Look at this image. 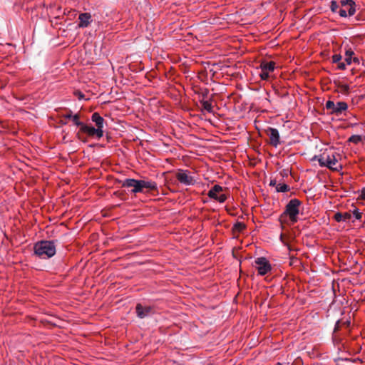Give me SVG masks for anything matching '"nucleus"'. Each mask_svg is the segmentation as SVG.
I'll return each mask as SVG.
<instances>
[{
  "label": "nucleus",
  "instance_id": "36",
  "mask_svg": "<svg viewBox=\"0 0 365 365\" xmlns=\"http://www.w3.org/2000/svg\"><path fill=\"white\" fill-rule=\"evenodd\" d=\"M360 197L362 200H365V187L362 188Z\"/></svg>",
  "mask_w": 365,
  "mask_h": 365
},
{
  "label": "nucleus",
  "instance_id": "29",
  "mask_svg": "<svg viewBox=\"0 0 365 365\" xmlns=\"http://www.w3.org/2000/svg\"><path fill=\"white\" fill-rule=\"evenodd\" d=\"M268 72L261 70V72L259 73V76L262 80H267L269 77Z\"/></svg>",
  "mask_w": 365,
  "mask_h": 365
},
{
  "label": "nucleus",
  "instance_id": "14",
  "mask_svg": "<svg viewBox=\"0 0 365 365\" xmlns=\"http://www.w3.org/2000/svg\"><path fill=\"white\" fill-rule=\"evenodd\" d=\"M261 70L267 71L268 73L272 72L275 68V62L267 61L265 60L262 61L259 65Z\"/></svg>",
  "mask_w": 365,
  "mask_h": 365
},
{
  "label": "nucleus",
  "instance_id": "34",
  "mask_svg": "<svg viewBox=\"0 0 365 365\" xmlns=\"http://www.w3.org/2000/svg\"><path fill=\"white\" fill-rule=\"evenodd\" d=\"M175 160L174 158H169V157H165V163H167L169 165H173V162L175 161Z\"/></svg>",
  "mask_w": 365,
  "mask_h": 365
},
{
  "label": "nucleus",
  "instance_id": "16",
  "mask_svg": "<svg viewBox=\"0 0 365 365\" xmlns=\"http://www.w3.org/2000/svg\"><path fill=\"white\" fill-rule=\"evenodd\" d=\"M345 49V62L346 64L350 65L352 63V58L354 56V52L352 48L349 46L346 45L344 47Z\"/></svg>",
  "mask_w": 365,
  "mask_h": 365
},
{
  "label": "nucleus",
  "instance_id": "15",
  "mask_svg": "<svg viewBox=\"0 0 365 365\" xmlns=\"http://www.w3.org/2000/svg\"><path fill=\"white\" fill-rule=\"evenodd\" d=\"M351 218V214L350 212H336L334 214V219L339 222H346V221H349L350 220V219Z\"/></svg>",
  "mask_w": 365,
  "mask_h": 365
},
{
  "label": "nucleus",
  "instance_id": "30",
  "mask_svg": "<svg viewBox=\"0 0 365 365\" xmlns=\"http://www.w3.org/2000/svg\"><path fill=\"white\" fill-rule=\"evenodd\" d=\"M73 115H74L73 114V112L71 110H68L66 113L63 114V117L66 119H71Z\"/></svg>",
  "mask_w": 365,
  "mask_h": 365
},
{
  "label": "nucleus",
  "instance_id": "22",
  "mask_svg": "<svg viewBox=\"0 0 365 365\" xmlns=\"http://www.w3.org/2000/svg\"><path fill=\"white\" fill-rule=\"evenodd\" d=\"M245 229H246L245 224L243 222H237L234 225L233 228H232L233 231L237 232H241Z\"/></svg>",
  "mask_w": 365,
  "mask_h": 365
},
{
  "label": "nucleus",
  "instance_id": "4",
  "mask_svg": "<svg viewBox=\"0 0 365 365\" xmlns=\"http://www.w3.org/2000/svg\"><path fill=\"white\" fill-rule=\"evenodd\" d=\"M91 120L96 123L97 128H96L93 126L88 125L87 126H84L83 129L85 130V133L91 137H96V138L100 139L103 136V128L105 120L98 113H93Z\"/></svg>",
  "mask_w": 365,
  "mask_h": 365
},
{
  "label": "nucleus",
  "instance_id": "31",
  "mask_svg": "<svg viewBox=\"0 0 365 365\" xmlns=\"http://www.w3.org/2000/svg\"><path fill=\"white\" fill-rule=\"evenodd\" d=\"M337 68L341 71H344L346 69V64L344 62H339Z\"/></svg>",
  "mask_w": 365,
  "mask_h": 365
},
{
  "label": "nucleus",
  "instance_id": "25",
  "mask_svg": "<svg viewBox=\"0 0 365 365\" xmlns=\"http://www.w3.org/2000/svg\"><path fill=\"white\" fill-rule=\"evenodd\" d=\"M342 328V325H341V320H338L335 324V327H334V337H336V334L339 331L341 330V329Z\"/></svg>",
  "mask_w": 365,
  "mask_h": 365
},
{
  "label": "nucleus",
  "instance_id": "42",
  "mask_svg": "<svg viewBox=\"0 0 365 365\" xmlns=\"http://www.w3.org/2000/svg\"><path fill=\"white\" fill-rule=\"evenodd\" d=\"M282 238H283V235L282 234V235H280V239H281V240H282Z\"/></svg>",
  "mask_w": 365,
  "mask_h": 365
},
{
  "label": "nucleus",
  "instance_id": "41",
  "mask_svg": "<svg viewBox=\"0 0 365 365\" xmlns=\"http://www.w3.org/2000/svg\"><path fill=\"white\" fill-rule=\"evenodd\" d=\"M275 365H282L281 363L278 362Z\"/></svg>",
  "mask_w": 365,
  "mask_h": 365
},
{
  "label": "nucleus",
  "instance_id": "24",
  "mask_svg": "<svg viewBox=\"0 0 365 365\" xmlns=\"http://www.w3.org/2000/svg\"><path fill=\"white\" fill-rule=\"evenodd\" d=\"M362 140L361 138V135H351L348 141L350 142V143H353L354 144H357L359 143V142H361Z\"/></svg>",
  "mask_w": 365,
  "mask_h": 365
},
{
  "label": "nucleus",
  "instance_id": "9",
  "mask_svg": "<svg viewBox=\"0 0 365 365\" xmlns=\"http://www.w3.org/2000/svg\"><path fill=\"white\" fill-rule=\"evenodd\" d=\"M255 264L257 265V269L259 275L264 276L272 269L269 262L264 257L257 258Z\"/></svg>",
  "mask_w": 365,
  "mask_h": 365
},
{
  "label": "nucleus",
  "instance_id": "19",
  "mask_svg": "<svg viewBox=\"0 0 365 365\" xmlns=\"http://www.w3.org/2000/svg\"><path fill=\"white\" fill-rule=\"evenodd\" d=\"M200 103L202 106V109L205 110L208 113L213 112V107L210 101L202 99L200 101Z\"/></svg>",
  "mask_w": 365,
  "mask_h": 365
},
{
  "label": "nucleus",
  "instance_id": "10",
  "mask_svg": "<svg viewBox=\"0 0 365 365\" xmlns=\"http://www.w3.org/2000/svg\"><path fill=\"white\" fill-rule=\"evenodd\" d=\"M265 133L269 136V143L277 148L280 143V137L277 129L269 127L265 130Z\"/></svg>",
  "mask_w": 365,
  "mask_h": 365
},
{
  "label": "nucleus",
  "instance_id": "33",
  "mask_svg": "<svg viewBox=\"0 0 365 365\" xmlns=\"http://www.w3.org/2000/svg\"><path fill=\"white\" fill-rule=\"evenodd\" d=\"M341 325H342V327L349 328V326H350V321H349V320H346V321L341 320Z\"/></svg>",
  "mask_w": 365,
  "mask_h": 365
},
{
  "label": "nucleus",
  "instance_id": "12",
  "mask_svg": "<svg viewBox=\"0 0 365 365\" xmlns=\"http://www.w3.org/2000/svg\"><path fill=\"white\" fill-rule=\"evenodd\" d=\"M143 180H137L135 179L128 178L124 180L123 186L125 187H132V192L134 193L142 192Z\"/></svg>",
  "mask_w": 365,
  "mask_h": 365
},
{
  "label": "nucleus",
  "instance_id": "20",
  "mask_svg": "<svg viewBox=\"0 0 365 365\" xmlns=\"http://www.w3.org/2000/svg\"><path fill=\"white\" fill-rule=\"evenodd\" d=\"M276 190L279 192H285L290 190V187L285 183H279L276 186Z\"/></svg>",
  "mask_w": 365,
  "mask_h": 365
},
{
  "label": "nucleus",
  "instance_id": "26",
  "mask_svg": "<svg viewBox=\"0 0 365 365\" xmlns=\"http://www.w3.org/2000/svg\"><path fill=\"white\" fill-rule=\"evenodd\" d=\"M353 215L356 220H361L362 217V212H359V210L358 208H354L352 211Z\"/></svg>",
  "mask_w": 365,
  "mask_h": 365
},
{
  "label": "nucleus",
  "instance_id": "38",
  "mask_svg": "<svg viewBox=\"0 0 365 365\" xmlns=\"http://www.w3.org/2000/svg\"><path fill=\"white\" fill-rule=\"evenodd\" d=\"M352 62L355 63H357L359 64V58L356 57V56H354L352 58Z\"/></svg>",
  "mask_w": 365,
  "mask_h": 365
},
{
  "label": "nucleus",
  "instance_id": "40",
  "mask_svg": "<svg viewBox=\"0 0 365 365\" xmlns=\"http://www.w3.org/2000/svg\"><path fill=\"white\" fill-rule=\"evenodd\" d=\"M161 194H162V195H166V194H167V192H165L164 189H163V188H162V187H161Z\"/></svg>",
  "mask_w": 365,
  "mask_h": 365
},
{
  "label": "nucleus",
  "instance_id": "2",
  "mask_svg": "<svg viewBox=\"0 0 365 365\" xmlns=\"http://www.w3.org/2000/svg\"><path fill=\"white\" fill-rule=\"evenodd\" d=\"M340 155L331 150H325L319 158V164L322 167H327L333 171H339L342 168L341 165L338 163Z\"/></svg>",
  "mask_w": 365,
  "mask_h": 365
},
{
  "label": "nucleus",
  "instance_id": "11",
  "mask_svg": "<svg viewBox=\"0 0 365 365\" xmlns=\"http://www.w3.org/2000/svg\"><path fill=\"white\" fill-rule=\"evenodd\" d=\"M135 312L137 317L140 319L150 317L154 313L153 307L148 305H143L140 303L136 305Z\"/></svg>",
  "mask_w": 365,
  "mask_h": 365
},
{
  "label": "nucleus",
  "instance_id": "37",
  "mask_svg": "<svg viewBox=\"0 0 365 365\" xmlns=\"http://www.w3.org/2000/svg\"><path fill=\"white\" fill-rule=\"evenodd\" d=\"M277 181H276V180H270V182H269V185H270V186H275V187H276V186H277Z\"/></svg>",
  "mask_w": 365,
  "mask_h": 365
},
{
  "label": "nucleus",
  "instance_id": "28",
  "mask_svg": "<svg viewBox=\"0 0 365 365\" xmlns=\"http://www.w3.org/2000/svg\"><path fill=\"white\" fill-rule=\"evenodd\" d=\"M341 58L342 57L340 54H334L331 57L332 62L334 63H339L341 60Z\"/></svg>",
  "mask_w": 365,
  "mask_h": 365
},
{
  "label": "nucleus",
  "instance_id": "5",
  "mask_svg": "<svg viewBox=\"0 0 365 365\" xmlns=\"http://www.w3.org/2000/svg\"><path fill=\"white\" fill-rule=\"evenodd\" d=\"M227 187H222L220 185H215L208 191L207 195L210 198L213 199L220 203L225 202L228 197V194L224 193V191H227Z\"/></svg>",
  "mask_w": 365,
  "mask_h": 365
},
{
  "label": "nucleus",
  "instance_id": "7",
  "mask_svg": "<svg viewBox=\"0 0 365 365\" xmlns=\"http://www.w3.org/2000/svg\"><path fill=\"white\" fill-rule=\"evenodd\" d=\"M325 108L327 110H331L329 114L339 115L347 110L348 105L344 101H339L335 104L332 101H327L325 105Z\"/></svg>",
  "mask_w": 365,
  "mask_h": 365
},
{
  "label": "nucleus",
  "instance_id": "23",
  "mask_svg": "<svg viewBox=\"0 0 365 365\" xmlns=\"http://www.w3.org/2000/svg\"><path fill=\"white\" fill-rule=\"evenodd\" d=\"M340 7H341V3L338 4L335 1H332L331 2L330 8H331V11L339 14V10L340 9Z\"/></svg>",
  "mask_w": 365,
  "mask_h": 365
},
{
  "label": "nucleus",
  "instance_id": "6",
  "mask_svg": "<svg viewBox=\"0 0 365 365\" xmlns=\"http://www.w3.org/2000/svg\"><path fill=\"white\" fill-rule=\"evenodd\" d=\"M175 178L180 184L185 186L194 185L196 183L192 173L187 170L179 169L175 173Z\"/></svg>",
  "mask_w": 365,
  "mask_h": 365
},
{
  "label": "nucleus",
  "instance_id": "8",
  "mask_svg": "<svg viewBox=\"0 0 365 365\" xmlns=\"http://www.w3.org/2000/svg\"><path fill=\"white\" fill-rule=\"evenodd\" d=\"M340 3L341 7L339 10V14L341 17L351 16L354 14L356 4L353 0H341Z\"/></svg>",
  "mask_w": 365,
  "mask_h": 365
},
{
  "label": "nucleus",
  "instance_id": "1",
  "mask_svg": "<svg viewBox=\"0 0 365 365\" xmlns=\"http://www.w3.org/2000/svg\"><path fill=\"white\" fill-rule=\"evenodd\" d=\"M302 205V202L297 198L292 199L287 204L284 212L280 215L279 221L282 227L287 223V218L288 217L291 224L294 225L298 221V215L299 213V207Z\"/></svg>",
  "mask_w": 365,
  "mask_h": 365
},
{
  "label": "nucleus",
  "instance_id": "3",
  "mask_svg": "<svg viewBox=\"0 0 365 365\" xmlns=\"http://www.w3.org/2000/svg\"><path fill=\"white\" fill-rule=\"evenodd\" d=\"M34 254L41 259H49L56 252L53 241L41 240L37 242L34 247Z\"/></svg>",
  "mask_w": 365,
  "mask_h": 365
},
{
  "label": "nucleus",
  "instance_id": "27",
  "mask_svg": "<svg viewBox=\"0 0 365 365\" xmlns=\"http://www.w3.org/2000/svg\"><path fill=\"white\" fill-rule=\"evenodd\" d=\"M339 88L343 93L347 94L349 93V86L347 84H340Z\"/></svg>",
  "mask_w": 365,
  "mask_h": 365
},
{
  "label": "nucleus",
  "instance_id": "18",
  "mask_svg": "<svg viewBox=\"0 0 365 365\" xmlns=\"http://www.w3.org/2000/svg\"><path fill=\"white\" fill-rule=\"evenodd\" d=\"M71 120H72V121L73 122V123L76 125L80 127V130L85 133V130L83 129V128H84V126H87L88 125H86V124H85L83 122L79 120V115L78 114H75L72 117Z\"/></svg>",
  "mask_w": 365,
  "mask_h": 365
},
{
  "label": "nucleus",
  "instance_id": "13",
  "mask_svg": "<svg viewBox=\"0 0 365 365\" xmlns=\"http://www.w3.org/2000/svg\"><path fill=\"white\" fill-rule=\"evenodd\" d=\"M80 21L78 26L80 28H86L88 26L91 21V15L89 13H82L78 16Z\"/></svg>",
  "mask_w": 365,
  "mask_h": 365
},
{
  "label": "nucleus",
  "instance_id": "21",
  "mask_svg": "<svg viewBox=\"0 0 365 365\" xmlns=\"http://www.w3.org/2000/svg\"><path fill=\"white\" fill-rule=\"evenodd\" d=\"M143 183H141L142 185V192L143 191L144 188H149V189H155L157 187V184L152 181H145L143 180Z\"/></svg>",
  "mask_w": 365,
  "mask_h": 365
},
{
  "label": "nucleus",
  "instance_id": "32",
  "mask_svg": "<svg viewBox=\"0 0 365 365\" xmlns=\"http://www.w3.org/2000/svg\"><path fill=\"white\" fill-rule=\"evenodd\" d=\"M75 95L79 100H82L84 98V94L81 91L75 92Z\"/></svg>",
  "mask_w": 365,
  "mask_h": 365
},
{
  "label": "nucleus",
  "instance_id": "39",
  "mask_svg": "<svg viewBox=\"0 0 365 365\" xmlns=\"http://www.w3.org/2000/svg\"><path fill=\"white\" fill-rule=\"evenodd\" d=\"M169 173H170V170H169L168 169V170H167V171H165V172H163V175L164 176V178H165V180H167V178H168V176H167V175H168V174H169Z\"/></svg>",
  "mask_w": 365,
  "mask_h": 365
},
{
  "label": "nucleus",
  "instance_id": "35",
  "mask_svg": "<svg viewBox=\"0 0 365 365\" xmlns=\"http://www.w3.org/2000/svg\"><path fill=\"white\" fill-rule=\"evenodd\" d=\"M209 93V90L205 88L202 92V99L205 100L207 97V95Z\"/></svg>",
  "mask_w": 365,
  "mask_h": 365
},
{
  "label": "nucleus",
  "instance_id": "17",
  "mask_svg": "<svg viewBox=\"0 0 365 365\" xmlns=\"http://www.w3.org/2000/svg\"><path fill=\"white\" fill-rule=\"evenodd\" d=\"M163 93L167 96H170L171 98H175V100L178 99L179 96L178 91L173 86H169L163 91Z\"/></svg>",
  "mask_w": 365,
  "mask_h": 365
}]
</instances>
